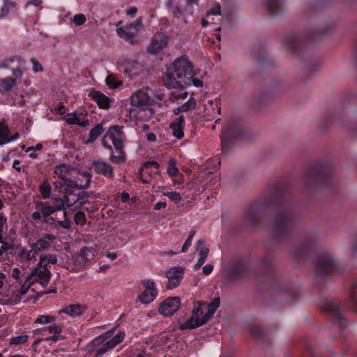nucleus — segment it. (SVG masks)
Listing matches in <instances>:
<instances>
[{
    "label": "nucleus",
    "mask_w": 357,
    "mask_h": 357,
    "mask_svg": "<svg viewBox=\"0 0 357 357\" xmlns=\"http://www.w3.org/2000/svg\"><path fill=\"white\" fill-rule=\"evenodd\" d=\"M271 207L276 209L271 218L273 238L278 243L287 241L295 248L290 249L298 262L312 261L314 264V285L324 289L332 277L343 272L344 266L329 252L317 247L310 235H305L300 243H296L292 235L298 218L297 204L293 194L292 185L287 181L276 183L273 192L251 202L245 211L243 223L249 229L259 227L265 212Z\"/></svg>",
    "instance_id": "1"
},
{
    "label": "nucleus",
    "mask_w": 357,
    "mask_h": 357,
    "mask_svg": "<svg viewBox=\"0 0 357 357\" xmlns=\"http://www.w3.org/2000/svg\"><path fill=\"white\" fill-rule=\"evenodd\" d=\"M332 30V27L321 24L315 30L301 34L298 32L287 33L282 42V48L289 50L294 56L305 61L307 70L315 71L319 62L315 59L310 44L321 39Z\"/></svg>",
    "instance_id": "2"
},
{
    "label": "nucleus",
    "mask_w": 357,
    "mask_h": 357,
    "mask_svg": "<svg viewBox=\"0 0 357 357\" xmlns=\"http://www.w3.org/2000/svg\"><path fill=\"white\" fill-rule=\"evenodd\" d=\"M259 268L252 270L248 257H237L234 258L225 268L227 278L234 282H238L250 278L261 276L273 281H278L274 273L273 256L271 254L264 257L259 258Z\"/></svg>",
    "instance_id": "3"
},
{
    "label": "nucleus",
    "mask_w": 357,
    "mask_h": 357,
    "mask_svg": "<svg viewBox=\"0 0 357 357\" xmlns=\"http://www.w3.org/2000/svg\"><path fill=\"white\" fill-rule=\"evenodd\" d=\"M165 85L169 89H184L192 84L196 87L203 86V81L194 77L193 65L188 56L183 55L174 60L167 68Z\"/></svg>",
    "instance_id": "4"
},
{
    "label": "nucleus",
    "mask_w": 357,
    "mask_h": 357,
    "mask_svg": "<svg viewBox=\"0 0 357 357\" xmlns=\"http://www.w3.org/2000/svg\"><path fill=\"white\" fill-rule=\"evenodd\" d=\"M334 167L327 160H319L306 170L303 185L306 190L319 191L331 189L335 185Z\"/></svg>",
    "instance_id": "5"
},
{
    "label": "nucleus",
    "mask_w": 357,
    "mask_h": 357,
    "mask_svg": "<svg viewBox=\"0 0 357 357\" xmlns=\"http://www.w3.org/2000/svg\"><path fill=\"white\" fill-rule=\"evenodd\" d=\"M126 337L124 331L112 328L93 339L86 347L88 357H107Z\"/></svg>",
    "instance_id": "6"
},
{
    "label": "nucleus",
    "mask_w": 357,
    "mask_h": 357,
    "mask_svg": "<svg viewBox=\"0 0 357 357\" xmlns=\"http://www.w3.org/2000/svg\"><path fill=\"white\" fill-rule=\"evenodd\" d=\"M126 337L124 331L112 328L93 339L86 347L88 357H107Z\"/></svg>",
    "instance_id": "7"
},
{
    "label": "nucleus",
    "mask_w": 357,
    "mask_h": 357,
    "mask_svg": "<svg viewBox=\"0 0 357 357\" xmlns=\"http://www.w3.org/2000/svg\"><path fill=\"white\" fill-rule=\"evenodd\" d=\"M320 310L325 312L331 326V333L335 337L337 331L340 337H343V331L347 326V321L344 318V311L346 310L344 304L337 298L332 299L321 296L317 303Z\"/></svg>",
    "instance_id": "8"
},
{
    "label": "nucleus",
    "mask_w": 357,
    "mask_h": 357,
    "mask_svg": "<svg viewBox=\"0 0 357 357\" xmlns=\"http://www.w3.org/2000/svg\"><path fill=\"white\" fill-rule=\"evenodd\" d=\"M123 140V132L122 127L119 126L110 127L102 139V145L110 151L109 161L114 165H121L126 162Z\"/></svg>",
    "instance_id": "9"
},
{
    "label": "nucleus",
    "mask_w": 357,
    "mask_h": 357,
    "mask_svg": "<svg viewBox=\"0 0 357 357\" xmlns=\"http://www.w3.org/2000/svg\"><path fill=\"white\" fill-rule=\"evenodd\" d=\"M245 132L246 130L240 119L234 116L229 118L222 131V153L227 154L235 143L244 139Z\"/></svg>",
    "instance_id": "10"
},
{
    "label": "nucleus",
    "mask_w": 357,
    "mask_h": 357,
    "mask_svg": "<svg viewBox=\"0 0 357 357\" xmlns=\"http://www.w3.org/2000/svg\"><path fill=\"white\" fill-rule=\"evenodd\" d=\"M273 270L275 274L278 278V281H273L272 280L259 276L257 278H250V279H262L264 280L265 284H262L266 289L274 293L281 294L287 296L288 301L296 302L300 298L301 288L299 285H296L292 283H286L282 277L275 271V262L273 258Z\"/></svg>",
    "instance_id": "11"
},
{
    "label": "nucleus",
    "mask_w": 357,
    "mask_h": 357,
    "mask_svg": "<svg viewBox=\"0 0 357 357\" xmlns=\"http://www.w3.org/2000/svg\"><path fill=\"white\" fill-rule=\"evenodd\" d=\"M149 96L142 91H138L130 96V105L134 108L130 109V116L138 121H149L154 114Z\"/></svg>",
    "instance_id": "12"
},
{
    "label": "nucleus",
    "mask_w": 357,
    "mask_h": 357,
    "mask_svg": "<svg viewBox=\"0 0 357 357\" xmlns=\"http://www.w3.org/2000/svg\"><path fill=\"white\" fill-rule=\"evenodd\" d=\"M347 105L344 104L338 116L336 114L330 113L323 119L321 126L324 129H327L331 126L337 125L347 130L351 137L356 138L357 137V123L347 122Z\"/></svg>",
    "instance_id": "13"
},
{
    "label": "nucleus",
    "mask_w": 357,
    "mask_h": 357,
    "mask_svg": "<svg viewBox=\"0 0 357 357\" xmlns=\"http://www.w3.org/2000/svg\"><path fill=\"white\" fill-rule=\"evenodd\" d=\"M208 308L206 302H197V305H195L192 310V316L181 324L180 329L191 330L206 324L210 319L207 318Z\"/></svg>",
    "instance_id": "14"
},
{
    "label": "nucleus",
    "mask_w": 357,
    "mask_h": 357,
    "mask_svg": "<svg viewBox=\"0 0 357 357\" xmlns=\"http://www.w3.org/2000/svg\"><path fill=\"white\" fill-rule=\"evenodd\" d=\"M43 260L44 257L39 259L36 266L32 268L31 273L26 277V281L38 282L45 287L49 284L52 273L48 267L43 264Z\"/></svg>",
    "instance_id": "15"
},
{
    "label": "nucleus",
    "mask_w": 357,
    "mask_h": 357,
    "mask_svg": "<svg viewBox=\"0 0 357 357\" xmlns=\"http://www.w3.org/2000/svg\"><path fill=\"white\" fill-rule=\"evenodd\" d=\"M160 164L155 161L145 162L138 171L137 178L144 183H150L153 178L160 175Z\"/></svg>",
    "instance_id": "16"
},
{
    "label": "nucleus",
    "mask_w": 357,
    "mask_h": 357,
    "mask_svg": "<svg viewBox=\"0 0 357 357\" xmlns=\"http://www.w3.org/2000/svg\"><path fill=\"white\" fill-rule=\"evenodd\" d=\"M198 1L199 0H178L172 13L175 17H182L186 21V17L193 14L194 6L198 5Z\"/></svg>",
    "instance_id": "17"
},
{
    "label": "nucleus",
    "mask_w": 357,
    "mask_h": 357,
    "mask_svg": "<svg viewBox=\"0 0 357 357\" xmlns=\"http://www.w3.org/2000/svg\"><path fill=\"white\" fill-rule=\"evenodd\" d=\"M141 284L145 289L138 296V298L142 303L149 304L154 301L158 295L155 283L149 279H145L141 281Z\"/></svg>",
    "instance_id": "18"
},
{
    "label": "nucleus",
    "mask_w": 357,
    "mask_h": 357,
    "mask_svg": "<svg viewBox=\"0 0 357 357\" xmlns=\"http://www.w3.org/2000/svg\"><path fill=\"white\" fill-rule=\"evenodd\" d=\"M181 299L179 297H169L162 301L158 308L159 312L165 316H172L180 307Z\"/></svg>",
    "instance_id": "19"
},
{
    "label": "nucleus",
    "mask_w": 357,
    "mask_h": 357,
    "mask_svg": "<svg viewBox=\"0 0 357 357\" xmlns=\"http://www.w3.org/2000/svg\"><path fill=\"white\" fill-rule=\"evenodd\" d=\"M185 268L181 266H174L170 268L166 273V277L169 281L167 288L173 289L176 288L183 278Z\"/></svg>",
    "instance_id": "20"
},
{
    "label": "nucleus",
    "mask_w": 357,
    "mask_h": 357,
    "mask_svg": "<svg viewBox=\"0 0 357 357\" xmlns=\"http://www.w3.org/2000/svg\"><path fill=\"white\" fill-rule=\"evenodd\" d=\"M91 167L96 174L102 175L107 178L113 179L115 176L112 165L102 159L93 160Z\"/></svg>",
    "instance_id": "21"
},
{
    "label": "nucleus",
    "mask_w": 357,
    "mask_h": 357,
    "mask_svg": "<svg viewBox=\"0 0 357 357\" xmlns=\"http://www.w3.org/2000/svg\"><path fill=\"white\" fill-rule=\"evenodd\" d=\"M252 54L261 67L271 68L274 66L272 59L269 58L265 47L262 44L259 43L255 45Z\"/></svg>",
    "instance_id": "22"
},
{
    "label": "nucleus",
    "mask_w": 357,
    "mask_h": 357,
    "mask_svg": "<svg viewBox=\"0 0 357 357\" xmlns=\"http://www.w3.org/2000/svg\"><path fill=\"white\" fill-rule=\"evenodd\" d=\"M169 38L162 33H156L152 38L150 45L147 47V52L151 54H158L168 43Z\"/></svg>",
    "instance_id": "23"
},
{
    "label": "nucleus",
    "mask_w": 357,
    "mask_h": 357,
    "mask_svg": "<svg viewBox=\"0 0 357 357\" xmlns=\"http://www.w3.org/2000/svg\"><path fill=\"white\" fill-rule=\"evenodd\" d=\"M36 209L37 211L31 214V218L36 222H39L43 218L51 217V215L55 213L48 202H39L36 205Z\"/></svg>",
    "instance_id": "24"
},
{
    "label": "nucleus",
    "mask_w": 357,
    "mask_h": 357,
    "mask_svg": "<svg viewBox=\"0 0 357 357\" xmlns=\"http://www.w3.org/2000/svg\"><path fill=\"white\" fill-rule=\"evenodd\" d=\"M122 68L126 77L135 78L143 70V66L135 60H126L123 62Z\"/></svg>",
    "instance_id": "25"
},
{
    "label": "nucleus",
    "mask_w": 357,
    "mask_h": 357,
    "mask_svg": "<svg viewBox=\"0 0 357 357\" xmlns=\"http://www.w3.org/2000/svg\"><path fill=\"white\" fill-rule=\"evenodd\" d=\"M89 96L96 102L100 109H108L110 107L112 100L102 92L93 89L89 92Z\"/></svg>",
    "instance_id": "26"
},
{
    "label": "nucleus",
    "mask_w": 357,
    "mask_h": 357,
    "mask_svg": "<svg viewBox=\"0 0 357 357\" xmlns=\"http://www.w3.org/2000/svg\"><path fill=\"white\" fill-rule=\"evenodd\" d=\"M55 239L56 236L54 235L46 234L42 238H38L36 242L30 244V247L35 252L45 250L51 246L50 241H54Z\"/></svg>",
    "instance_id": "27"
},
{
    "label": "nucleus",
    "mask_w": 357,
    "mask_h": 357,
    "mask_svg": "<svg viewBox=\"0 0 357 357\" xmlns=\"http://www.w3.org/2000/svg\"><path fill=\"white\" fill-rule=\"evenodd\" d=\"M266 9L271 16H278L284 11V0H266Z\"/></svg>",
    "instance_id": "28"
},
{
    "label": "nucleus",
    "mask_w": 357,
    "mask_h": 357,
    "mask_svg": "<svg viewBox=\"0 0 357 357\" xmlns=\"http://www.w3.org/2000/svg\"><path fill=\"white\" fill-rule=\"evenodd\" d=\"M91 181V175L87 172L79 173L74 179H69V183L73 188L86 189Z\"/></svg>",
    "instance_id": "29"
},
{
    "label": "nucleus",
    "mask_w": 357,
    "mask_h": 357,
    "mask_svg": "<svg viewBox=\"0 0 357 357\" xmlns=\"http://www.w3.org/2000/svg\"><path fill=\"white\" fill-rule=\"evenodd\" d=\"M22 59L20 56H13L10 59H5L2 64H1V66L3 67V68H9V66L10 63L15 62V61H17L18 62V64L17 65V66L15 68H13L12 69V74H13V77L12 78H15V82L20 79L22 76V66L20 63V62L21 61Z\"/></svg>",
    "instance_id": "30"
},
{
    "label": "nucleus",
    "mask_w": 357,
    "mask_h": 357,
    "mask_svg": "<svg viewBox=\"0 0 357 357\" xmlns=\"http://www.w3.org/2000/svg\"><path fill=\"white\" fill-rule=\"evenodd\" d=\"M63 196L66 202V206H67L68 208L73 206L79 202L76 188H73V185H71L70 184L67 185Z\"/></svg>",
    "instance_id": "31"
},
{
    "label": "nucleus",
    "mask_w": 357,
    "mask_h": 357,
    "mask_svg": "<svg viewBox=\"0 0 357 357\" xmlns=\"http://www.w3.org/2000/svg\"><path fill=\"white\" fill-rule=\"evenodd\" d=\"M96 254L97 251L93 247H84L80 250L77 260L83 266H86L94 258Z\"/></svg>",
    "instance_id": "32"
},
{
    "label": "nucleus",
    "mask_w": 357,
    "mask_h": 357,
    "mask_svg": "<svg viewBox=\"0 0 357 357\" xmlns=\"http://www.w3.org/2000/svg\"><path fill=\"white\" fill-rule=\"evenodd\" d=\"M116 33L118 36L132 45H137L139 43L138 40L136 39V35L137 33L128 28H118L116 29Z\"/></svg>",
    "instance_id": "33"
},
{
    "label": "nucleus",
    "mask_w": 357,
    "mask_h": 357,
    "mask_svg": "<svg viewBox=\"0 0 357 357\" xmlns=\"http://www.w3.org/2000/svg\"><path fill=\"white\" fill-rule=\"evenodd\" d=\"M185 126L184 117L179 116L174 122L171 123L169 127L172 130L173 136L181 139L184 136L183 128Z\"/></svg>",
    "instance_id": "34"
},
{
    "label": "nucleus",
    "mask_w": 357,
    "mask_h": 357,
    "mask_svg": "<svg viewBox=\"0 0 357 357\" xmlns=\"http://www.w3.org/2000/svg\"><path fill=\"white\" fill-rule=\"evenodd\" d=\"M42 223L48 225L50 229H59L62 227L63 229H69L70 227V223L68 221L56 220L53 217H48L43 218L40 220Z\"/></svg>",
    "instance_id": "35"
},
{
    "label": "nucleus",
    "mask_w": 357,
    "mask_h": 357,
    "mask_svg": "<svg viewBox=\"0 0 357 357\" xmlns=\"http://www.w3.org/2000/svg\"><path fill=\"white\" fill-rule=\"evenodd\" d=\"M344 288L350 303L354 305V307H356L357 306V278L350 284H345Z\"/></svg>",
    "instance_id": "36"
},
{
    "label": "nucleus",
    "mask_w": 357,
    "mask_h": 357,
    "mask_svg": "<svg viewBox=\"0 0 357 357\" xmlns=\"http://www.w3.org/2000/svg\"><path fill=\"white\" fill-rule=\"evenodd\" d=\"M249 332L250 335L257 341L261 343H266L267 342V335L261 326H250Z\"/></svg>",
    "instance_id": "37"
},
{
    "label": "nucleus",
    "mask_w": 357,
    "mask_h": 357,
    "mask_svg": "<svg viewBox=\"0 0 357 357\" xmlns=\"http://www.w3.org/2000/svg\"><path fill=\"white\" fill-rule=\"evenodd\" d=\"M87 309L86 305H82L79 304L70 305L66 307L62 310L59 311V313L64 312L73 317L79 316L82 314Z\"/></svg>",
    "instance_id": "38"
},
{
    "label": "nucleus",
    "mask_w": 357,
    "mask_h": 357,
    "mask_svg": "<svg viewBox=\"0 0 357 357\" xmlns=\"http://www.w3.org/2000/svg\"><path fill=\"white\" fill-rule=\"evenodd\" d=\"M105 131L103 127V122L97 124L93 128H92L89 135V138L86 140V144L93 143Z\"/></svg>",
    "instance_id": "39"
},
{
    "label": "nucleus",
    "mask_w": 357,
    "mask_h": 357,
    "mask_svg": "<svg viewBox=\"0 0 357 357\" xmlns=\"http://www.w3.org/2000/svg\"><path fill=\"white\" fill-rule=\"evenodd\" d=\"M11 142L10 132L8 126L3 121H0V145Z\"/></svg>",
    "instance_id": "40"
},
{
    "label": "nucleus",
    "mask_w": 357,
    "mask_h": 357,
    "mask_svg": "<svg viewBox=\"0 0 357 357\" xmlns=\"http://www.w3.org/2000/svg\"><path fill=\"white\" fill-rule=\"evenodd\" d=\"M50 206L53 208L55 212L58 211H63V216L64 218L66 217V208L68 207L66 206V202L63 196H62V197H55L52 201V205Z\"/></svg>",
    "instance_id": "41"
},
{
    "label": "nucleus",
    "mask_w": 357,
    "mask_h": 357,
    "mask_svg": "<svg viewBox=\"0 0 357 357\" xmlns=\"http://www.w3.org/2000/svg\"><path fill=\"white\" fill-rule=\"evenodd\" d=\"M39 191L44 199L50 198L52 193V188L47 180L44 181L41 183L39 187Z\"/></svg>",
    "instance_id": "42"
},
{
    "label": "nucleus",
    "mask_w": 357,
    "mask_h": 357,
    "mask_svg": "<svg viewBox=\"0 0 357 357\" xmlns=\"http://www.w3.org/2000/svg\"><path fill=\"white\" fill-rule=\"evenodd\" d=\"M196 105V101L194 98H190L188 101H186L184 104L181 105L177 108L178 112H175L176 114H178L180 112H186L190 110L192 108H194Z\"/></svg>",
    "instance_id": "43"
},
{
    "label": "nucleus",
    "mask_w": 357,
    "mask_h": 357,
    "mask_svg": "<svg viewBox=\"0 0 357 357\" xmlns=\"http://www.w3.org/2000/svg\"><path fill=\"white\" fill-rule=\"evenodd\" d=\"M167 174L170 177H176L179 174V169L176 166V162L174 159H171L168 162Z\"/></svg>",
    "instance_id": "44"
},
{
    "label": "nucleus",
    "mask_w": 357,
    "mask_h": 357,
    "mask_svg": "<svg viewBox=\"0 0 357 357\" xmlns=\"http://www.w3.org/2000/svg\"><path fill=\"white\" fill-rule=\"evenodd\" d=\"M220 303V297H215L213 299L211 303H207L208 308V319H211L217 309L219 307Z\"/></svg>",
    "instance_id": "45"
},
{
    "label": "nucleus",
    "mask_w": 357,
    "mask_h": 357,
    "mask_svg": "<svg viewBox=\"0 0 357 357\" xmlns=\"http://www.w3.org/2000/svg\"><path fill=\"white\" fill-rule=\"evenodd\" d=\"M3 6L1 8L0 19L6 17L10 10V8H15L16 3L11 0H3Z\"/></svg>",
    "instance_id": "46"
},
{
    "label": "nucleus",
    "mask_w": 357,
    "mask_h": 357,
    "mask_svg": "<svg viewBox=\"0 0 357 357\" xmlns=\"http://www.w3.org/2000/svg\"><path fill=\"white\" fill-rule=\"evenodd\" d=\"M68 172V167L66 164L58 165L54 169V174L57 175L60 178H68L66 176Z\"/></svg>",
    "instance_id": "47"
},
{
    "label": "nucleus",
    "mask_w": 357,
    "mask_h": 357,
    "mask_svg": "<svg viewBox=\"0 0 357 357\" xmlns=\"http://www.w3.org/2000/svg\"><path fill=\"white\" fill-rule=\"evenodd\" d=\"M56 317L52 315H39L34 323L38 324H52L56 321Z\"/></svg>",
    "instance_id": "48"
},
{
    "label": "nucleus",
    "mask_w": 357,
    "mask_h": 357,
    "mask_svg": "<svg viewBox=\"0 0 357 357\" xmlns=\"http://www.w3.org/2000/svg\"><path fill=\"white\" fill-rule=\"evenodd\" d=\"M15 84V79L12 77H6L1 81V86L6 91H11Z\"/></svg>",
    "instance_id": "49"
},
{
    "label": "nucleus",
    "mask_w": 357,
    "mask_h": 357,
    "mask_svg": "<svg viewBox=\"0 0 357 357\" xmlns=\"http://www.w3.org/2000/svg\"><path fill=\"white\" fill-rule=\"evenodd\" d=\"M29 335H21L16 337H13L10 339V345H19L23 344L28 342Z\"/></svg>",
    "instance_id": "50"
},
{
    "label": "nucleus",
    "mask_w": 357,
    "mask_h": 357,
    "mask_svg": "<svg viewBox=\"0 0 357 357\" xmlns=\"http://www.w3.org/2000/svg\"><path fill=\"white\" fill-rule=\"evenodd\" d=\"M44 257V260L43 261V264L46 265L48 267L49 264H56L57 262V257L54 254L50 255H41L40 258Z\"/></svg>",
    "instance_id": "51"
},
{
    "label": "nucleus",
    "mask_w": 357,
    "mask_h": 357,
    "mask_svg": "<svg viewBox=\"0 0 357 357\" xmlns=\"http://www.w3.org/2000/svg\"><path fill=\"white\" fill-rule=\"evenodd\" d=\"M162 195L167 197L172 202H174L175 204L178 203L181 200L180 193L176 191L163 192Z\"/></svg>",
    "instance_id": "52"
},
{
    "label": "nucleus",
    "mask_w": 357,
    "mask_h": 357,
    "mask_svg": "<svg viewBox=\"0 0 357 357\" xmlns=\"http://www.w3.org/2000/svg\"><path fill=\"white\" fill-rule=\"evenodd\" d=\"M106 84L112 89L118 88L119 86V82L113 74L109 75L106 77Z\"/></svg>",
    "instance_id": "53"
},
{
    "label": "nucleus",
    "mask_w": 357,
    "mask_h": 357,
    "mask_svg": "<svg viewBox=\"0 0 357 357\" xmlns=\"http://www.w3.org/2000/svg\"><path fill=\"white\" fill-rule=\"evenodd\" d=\"M123 357H144V353L138 349H130L125 353Z\"/></svg>",
    "instance_id": "54"
},
{
    "label": "nucleus",
    "mask_w": 357,
    "mask_h": 357,
    "mask_svg": "<svg viewBox=\"0 0 357 357\" xmlns=\"http://www.w3.org/2000/svg\"><path fill=\"white\" fill-rule=\"evenodd\" d=\"M195 234V231H191V232L190 233L188 237L185 240L183 245L182 246L181 252H186L188 251V248L192 245V241L193 240Z\"/></svg>",
    "instance_id": "55"
},
{
    "label": "nucleus",
    "mask_w": 357,
    "mask_h": 357,
    "mask_svg": "<svg viewBox=\"0 0 357 357\" xmlns=\"http://www.w3.org/2000/svg\"><path fill=\"white\" fill-rule=\"evenodd\" d=\"M79 117L77 116L76 112L68 113L66 115V121L70 125H77Z\"/></svg>",
    "instance_id": "56"
},
{
    "label": "nucleus",
    "mask_w": 357,
    "mask_h": 357,
    "mask_svg": "<svg viewBox=\"0 0 357 357\" xmlns=\"http://www.w3.org/2000/svg\"><path fill=\"white\" fill-rule=\"evenodd\" d=\"M45 328H46V332L48 331L49 333H51L53 335L61 333V332H62L61 327L56 325L54 322L52 323L51 325H50L48 326H45Z\"/></svg>",
    "instance_id": "57"
},
{
    "label": "nucleus",
    "mask_w": 357,
    "mask_h": 357,
    "mask_svg": "<svg viewBox=\"0 0 357 357\" xmlns=\"http://www.w3.org/2000/svg\"><path fill=\"white\" fill-rule=\"evenodd\" d=\"M82 189L83 188H76L77 198H79V202H80V204L86 202L89 197V193L88 192L82 190Z\"/></svg>",
    "instance_id": "58"
},
{
    "label": "nucleus",
    "mask_w": 357,
    "mask_h": 357,
    "mask_svg": "<svg viewBox=\"0 0 357 357\" xmlns=\"http://www.w3.org/2000/svg\"><path fill=\"white\" fill-rule=\"evenodd\" d=\"M86 17L84 14H76L73 17V22L77 26L83 25L86 22Z\"/></svg>",
    "instance_id": "59"
},
{
    "label": "nucleus",
    "mask_w": 357,
    "mask_h": 357,
    "mask_svg": "<svg viewBox=\"0 0 357 357\" xmlns=\"http://www.w3.org/2000/svg\"><path fill=\"white\" fill-rule=\"evenodd\" d=\"M59 181H56L54 182V185L56 188L60 189L61 191L63 189L65 192V188L67 187V185L69 183V179L68 178H60Z\"/></svg>",
    "instance_id": "60"
},
{
    "label": "nucleus",
    "mask_w": 357,
    "mask_h": 357,
    "mask_svg": "<svg viewBox=\"0 0 357 357\" xmlns=\"http://www.w3.org/2000/svg\"><path fill=\"white\" fill-rule=\"evenodd\" d=\"M142 26V18L137 19L135 22L131 23L127 28L130 30L134 31L137 33L139 29Z\"/></svg>",
    "instance_id": "61"
},
{
    "label": "nucleus",
    "mask_w": 357,
    "mask_h": 357,
    "mask_svg": "<svg viewBox=\"0 0 357 357\" xmlns=\"http://www.w3.org/2000/svg\"><path fill=\"white\" fill-rule=\"evenodd\" d=\"M30 61L33 64L32 69L35 73L42 72L43 70V66L39 63V61L36 59L32 57Z\"/></svg>",
    "instance_id": "62"
},
{
    "label": "nucleus",
    "mask_w": 357,
    "mask_h": 357,
    "mask_svg": "<svg viewBox=\"0 0 357 357\" xmlns=\"http://www.w3.org/2000/svg\"><path fill=\"white\" fill-rule=\"evenodd\" d=\"M13 249V245L5 241L0 247V255H2L3 253L7 252L8 250H12Z\"/></svg>",
    "instance_id": "63"
},
{
    "label": "nucleus",
    "mask_w": 357,
    "mask_h": 357,
    "mask_svg": "<svg viewBox=\"0 0 357 357\" xmlns=\"http://www.w3.org/2000/svg\"><path fill=\"white\" fill-rule=\"evenodd\" d=\"M66 337L64 335H61V333L55 334L52 336L47 337L44 339L46 342L52 341L53 342H56L59 340H65Z\"/></svg>",
    "instance_id": "64"
}]
</instances>
